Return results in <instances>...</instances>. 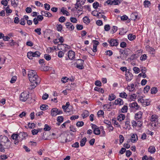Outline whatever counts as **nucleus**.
Instances as JSON below:
<instances>
[{"instance_id": "obj_15", "label": "nucleus", "mask_w": 160, "mask_h": 160, "mask_svg": "<svg viewBox=\"0 0 160 160\" xmlns=\"http://www.w3.org/2000/svg\"><path fill=\"white\" fill-rule=\"evenodd\" d=\"M129 106L130 107L135 109L136 110L138 109L139 107L138 103L136 102L130 103Z\"/></svg>"}, {"instance_id": "obj_12", "label": "nucleus", "mask_w": 160, "mask_h": 160, "mask_svg": "<svg viewBox=\"0 0 160 160\" xmlns=\"http://www.w3.org/2000/svg\"><path fill=\"white\" fill-rule=\"evenodd\" d=\"M124 102L123 100L121 98H119L114 101V104L115 105H119L121 106L123 105Z\"/></svg>"}, {"instance_id": "obj_50", "label": "nucleus", "mask_w": 160, "mask_h": 160, "mask_svg": "<svg viewBox=\"0 0 160 160\" xmlns=\"http://www.w3.org/2000/svg\"><path fill=\"white\" fill-rule=\"evenodd\" d=\"M110 29V27L109 24L105 25L104 26V29L106 31H108Z\"/></svg>"}, {"instance_id": "obj_10", "label": "nucleus", "mask_w": 160, "mask_h": 160, "mask_svg": "<svg viewBox=\"0 0 160 160\" xmlns=\"http://www.w3.org/2000/svg\"><path fill=\"white\" fill-rule=\"evenodd\" d=\"M68 57L69 59L72 60L75 58V53L72 50H70L68 52Z\"/></svg>"}, {"instance_id": "obj_32", "label": "nucleus", "mask_w": 160, "mask_h": 160, "mask_svg": "<svg viewBox=\"0 0 160 160\" xmlns=\"http://www.w3.org/2000/svg\"><path fill=\"white\" fill-rule=\"evenodd\" d=\"M136 38V36L133 35L132 34H130L128 35V38L130 41L133 40L134 39Z\"/></svg>"}, {"instance_id": "obj_23", "label": "nucleus", "mask_w": 160, "mask_h": 160, "mask_svg": "<svg viewBox=\"0 0 160 160\" xmlns=\"http://www.w3.org/2000/svg\"><path fill=\"white\" fill-rule=\"evenodd\" d=\"M131 141L134 142H136L138 139V137L136 134H133L131 136Z\"/></svg>"}, {"instance_id": "obj_53", "label": "nucleus", "mask_w": 160, "mask_h": 160, "mask_svg": "<svg viewBox=\"0 0 160 160\" xmlns=\"http://www.w3.org/2000/svg\"><path fill=\"white\" fill-rule=\"evenodd\" d=\"M44 8L46 10H49L50 8V5L47 3H45L44 4Z\"/></svg>"}, {"instance_id": "obj_60", "label": "nucleus", "mask_w": 160, "mask_h": 160, "mask_svg": "<svg viewBox=\"0 0 160 160\" xmlns=\"http://www.w3.org/2000/svg\"><path fill=\"white\" fill-rule=\"evenodd\" d=\"M78 118H79V116L78 115H73V116H72L70 117V119L71 120H75L76 119H77Z\"/></svg>"}, {"instance_id": "obj_16", "label": "nucleus", "mask_w": 160, "mask_h": 160, "mask_svg": "<svg viewBox=\"0 0 160 160\" xmlns=\"http://www.w3.org/2000/svg\"><path fill=\"white\" fill-rule=\"evenodd\" d=\"M41 13L42 15L46 17H51L52 16L51 13L46 11H42Z\"/></svg>"}, {"instance_id": "obj_13", "label": "nucleus", "mask_w": 160, "mask_h": 160, "mask_svg": "<svg viewBox=\"0 0 160 160\" xmlns=\"http://www.w3.org/2000/svg\"><path fill=\"white\" fill-rule=\"evenodd\" d=\"M125 75L126 76V81H130L132 79L133 76L132 74L129 72H126Z\"/></svg>"}, {"instance_id": "obj_31", "label": "nucleus", "mask_w": 160, "mask_h": 160, "mask_svg": "<svg viewBox=\"0 0 160 160\" xmlns=\"http://www.w3.org/2000/svg\"><path fill=\"white\" fill-rule=\"evenodd\" d=\"M61 11L63 14H66L67 16H68L69 15V12L67 10H64L63 7L62 8Z\"/></svg>"}, {"instance_id": "obj_56", "label": "nucleus", "mask_w": 160, "mask_h": 160, "mask_svg": "<svg viewBox=\"0 0 160 160\" xmlns=\"http://www.w3.org/2000/svg\"><path fill=\"white\" fill-rule=\"evenodd\" d=\"M41 29L40 28H37L34 30V32L37 33L38 35L41 34Z\"/></svg>"}, {"instance_id": "obj_44", "label": "nucleus", "mask_w": 160, "mask_h": 160, "mask_svg": "<svg viewBox=\"0 0 160 160\" xmlns=\"http://www.w3.org/2000/svg\"><path fill=\"white\" fill-rule=\"evenodd\" d=\"M44 58L47 61H49L51 59V57L48 54H45L44 55Z\"/></svg>"}, {"instance_id": "obj_21", "label": "nucleus", "mask_w": 160, "mask_h": 160, "mask_svg": "<svg viewBox=\"0 0 160 160\" xmlns=\"http://www.w3.org/2000/svg\"><path fill=\"white\" fill-rule=\"evenodd\" d=\"M87 139L86 137L83 138L80 142V145L81 147H83L85 145L86 142H87Z\"/></svg>"}, {"instance_id": "obj_17", "label": "nucleus", "mask_w": 160, "mask_h": 160, "mask_svg": "<svg viewBox=\"0 0 160 160\" xmlns=\"http://www.w3.org/2000/svg\"><path fill=\"white\" fill-rule=\"evenodd\" d=\"M158 116L156 115H152L150 120L151 122H158Z\"/></svg>"}, {"instance_id": "obj_37", "label": "nucleus", "mask_w": 160, "mask_h": 160, "mask_svg": "<svg viewBox=\"0 0 160 160\" xmlns=\"http://www.w3.org/2000/svg\"><path fill=\"white\" fill-rule=\"evenodd\" d=\"M48 106L46 104H42L41 105L40 108L41 110H44V109H48Z\"/></svg>"}, {"instance_id": "obj_48", "label": "nucleus", "mask_w": 160, "mask_h": 160, "mask_svg": "<svg viewBox=\"0 0 160 160\" xmlns=\"http://www.w3.org/2000/svg\"><path fill=\"white\" fill-rule=\"evenodd\" d=\"M119 142L120 144H122L124 141V137L122 135H120L119 136Z\"/></svg>"}, {"instance_id": "obj_38", "label": "nucleus", "mask_w": 160, "mask_h": 160, "mask_svg": "<svg viewBox=\"0 0 160 160\" xmlns=\"http://www.w3.org/2000/svg\"><path fill=\"white\" fill-rule=\"evenodd\" d=\"M94 133L96 135H99L100 133V131L99 129L98 128H97L94 130H93Z\"/></svg>"}, {"instance_id": "obj_22", "label": "nucleus", "mask_w": 160, "mask_h": 160, "mask_svg": "<svg viewBox=\"0 0 160 160\" xmlns=\"http://www.w3.org/2000/svg\"><path fill=\"white\" fill-rule=\"evenodd\" d=\"M125 118V116L123 114H120L117 118V120L119 121H122Z\"/></svg>"}, {"instance_id": "obj_19", "label": "nucleus", "mask_w": 160, "mask_h": 160, "mask_svg": "<svg viewBox=\"0 0 160 160\" xmlns=\"http://www.w3.org/2000/svg\"><path fill=\"white\" fill-rule=\"evenodd\" d=\"M67 28L70 29L71 30H72L74 29V27L72 23L69 22H67L66 23Z\"/></svg>"}, {"instance_id": "obj_26", "label": "nucleus", "mask_w": 160, "mask_h": 160, "mask_svg": "<svg viewBox=\"0 0 160 160\" xmlns=\"http://www.w3.org/2000/svg\"><path fill=\"white\" fill-rule=\"evenodd\" d=\"M89 115V112L88 111L85 110V111L82 114V116L83 118L88 117Z\"/></svg>"}, {"instance_id": "obj_47", "label": "nucleus", "mask_w": 160, "mask_h": 160, "mask_svg": "<svg viewBox=\"0 0 160 160\" xmlns=\"http://www.w3.org/2000/svg\"><path fill=\"white\" fill-rule=\"evenodd\" d=\"M57 30L58 31L61 32L62 29V26L60 24H58L56 26Z\"/></svg>"}, {"instance_id": "obj_55", "label": "nucleus", "mask_w": 160, "mask_h": 160, "mask_svg": "<svg viewBox=\"0 0 160 160\" xmlns=\"http://www.w3.org/2000/svg\"><path fill=\"white\" fill-rule=\"evenodd\" d=\"M99 3L97 2H95L93 4V7L95 9H97L99 6Z\"/></svg>"}, {"instance_id": "obj_39", "label": "nucleus", "mask_w": 160, "mask_h": 160, "mask_svg": "<svg viewBox=\"0 0 160 160\" xmlns=\"http://www.w3.org/2000/svg\"><path fill=\"white\" fill-rule=\"evenodd\" d=\"M101 14L100 13H99L96 11H94L92 12V14L93 15L95 16H98V18H101V17H99V14Z\"/></svg>"}, {"instance_id": "obj_29", "label": "nucleus", "mask_w": 160, "mask_h": 160, "mask_svg": "<svg viewBox=\"0 0 160 160\" xmlns=\"http://www.w3.org/2000/svg\"><path fill=\"white\" fill-rule=\"evenodd\" d=\"M134 84L133 83H132L130 85H128V89L129 91L131 92L133 91L134 90Z\"/></svg>"}, {"instance_id": "obj_51", "label": "nucleus", "mask_w": 160, "mask_h": 160, "mask_svg": "<svg viewBox=\"0 0 160 160\" xmlns=\"http://www.w3.org/2000/svg\"><path fill=\"white\" fill-rule=\"evenodd\" d=\"M70 20L72 23H76L77 22L78 20L77 19L75 18L74 17H71L70 18Z\"/></svg>"}, {"instance_id": "obj_61", "label": "nucleus", "mask_w": 160, "mask_h": 160, "mask_svg": "<svg viewBox=\"0 0 160 160\" xmlns=\"http://www.w3.org/2000/svg\"><path fill=\"white\" fill-rule=\"evenodd\" d=\"M64 55V53L61 51H59L58 53V56L59 58H62Z\"/></svg>"}, {"instance_id": "obj_40", "label": "nucleus", "mask_w": 160, "mask_h": 160, "mask_svg": "<svg viewBox=\"0 0 160 160\" xmlns=\"http://www.w3.org/2000/svg\"><path fill=\"white\" fill-rule=\"evenodd\" d=\"M84 122L82 121H78L76 123V125L78 127H81L84 125Z\"/></svg>"}, {"instance_id": "obj_2", "label": "nucleus", "mask_w": 160, "mask_h": 160, "mask_svg": "<svg viewBox=\"0 0 160 160\" xmlns=\"http://www.w3.org/2000/svg\"><path fill=\"white\" fill-rule=\"evenodd\" d=\"M28 76L30 81L32 83H35L36 85L39 84L40 80L36 71L30 70L28 72Z\"/></svg>"}, {"instance_id": "obj_27", "label": "nucleus", "mask_w": 160, "mask_h": 160, "mask_svg": "<svg viewBox=\"0 0 160 160\" xmlns=\"http://www.w3.org/2000/svg\"><path fill=\"white\" fill-rule=\"evenodd\" d=\"M94 90L98 92H101L102 93H103L104 92V90H103V89L98 87H95L94 88Z\"/></svg>"}, {"instance_id": "obj_42", "label": "nucleus", "mask_w": 160, "mask_h": 160, "mask_svg": "<svg viewBox=\"0 0 160 160\" xmlns=\"http://www.w3.org/2000/svg\"><path fill=\"white\" fill-rule=\"evenodd\" d=\"M151 91L152 94H155L157 92V88L155 87H153L151 89Z\"/></svg>"}, {"instance_id": "obj_9", "label": "nucleus", "mask_w": 160, "mask_h": 160, "mask_svg": "<svg viewBox=\"0 0 160 160\" xmlns=\"http://www.w3.org/2000/svg\"><path fill=\"white\" fill-rule=\"evenodd\" d=\"M78 60L79 61L80 63L78 62V63L77 64L76 67L80 69H83L84 68L83 65L84 61L81 59H78Z\"/></svg>"}, {"instance_id": "obj_59", "label": "nucleus", "mask_w": 160, "mask_h": 160, "mask_svg": "<svg viewBox=\"0 0 160 160\" xmlns=\"http://www.w3.org/2000/svg\"><path fill=\"white\" fill-rule=\"evenodd\" d=\"M76 28L78 30H80L83 29V27L82 25L77 24L76 25Z\"/></svg>"}, {"instance_id": "obj_33", "label": "nucleus", "mask_w": 160, "mask_h": 160, "mask_svg": "<svg viewBox=\"0 0 160 160\" xmlns=\"http://www.w3.org/2000/svg\"><path fill=\"white\" fill-rule=\"evenodd\" d=\"M128 107L127 106L124 105L121 109L122 112L125 113L127 112Z\"/></svg>"}, {"instance_id": "obj_57", "label": "nucleus", "mask_w": 160, "mask_h": 160, "mask_svg": "<svg viewBox=\"0 0 160 160\" xmlns=\"http://www.w3.org/2000/svg\"><path fill=\"white\" fill-rule=\"evenodd\" d=\"M127 44L125 42H122L120 43V46L122 48H124L126 47Z\"/></svg>"}, {"instance_id": "obj_49", "label": "nucleus", "mask_w": 160, "mask_h": 160, "mask_svg": "<svg viewBox=\"0 0 160 160\" xmlns=\"http://www.w3.org/2000/svg\"><path fill=\"white\" fill-rule=\"evenodd\" d=\"M58 20L61 22H63L65 21L66 18L64 17L61 16L59 18Z\"/></svg>"}, {"instance_id": "obj_20", "label": "nucleus", "mask_w": 160, "mask_h": 160, "mask_svg": "<svg viewBox=\"0 0 160 160\" xmlns=\"http://www.w3.org/2000/svg\"><path fill=\"white\" fill-rule=\"evenodd\" d=\"M148 151L151 153H153L155 152L156 149L154 146H151L149 148Z\"/></svg>"}, {"instance_id": "obj_11", "label": "nucleus", "mask_w": 160, "mask_h": 160, "mask_svg": "<svg viewBox=\"0 0 160 160\" xmlns=\"http://www.w3.org/2000/svg\"><path fill=\"white\" fill-rule=\"evenodd\" d=\"M11 137L13 140H15L14 143L15 144H17L19 142L18 135L17 134H13Z\"/></svg>"}, {"instance_id": "obj_28", "label": "nucleus", "mask_w": 160, "mask_h": 160, "mask_svg": "<svg viewBox=\"0 0 160 160\" xmlns=\"http://www.w3.org/2000/svg\"><path fill=\"white\" fill-rule=\"evenodd\" d=\"M119 96L122 98H126L127 96V95L125 92H123L119 93Z\"/></svg>"}, {"instance_id": "obj_30", "label": "nucleus", "mask_w": 160, "mask_h": 160, "mask_svg": "<svg viewBox=\"0 0 160 160\" xmlns=\"http://www.w3.org/2000/svg\"><path fill=\"white\" fill-rule=\"evenodd\" d=\"M83 21L86 24H88L90 22V19L87 16H85L83 18Z\"/></svg>"}, {"instance_id": "obj_54", "label": "nucleus", "mask_w": 160, "mask_h": 160, "mask_svg": "<svg viewBox=\"0 0 160 160\" xmlns=\"http://www.w3.org/2000/svg\"><path fill=\"white\" fill-rule=\"evenodd\" d=\"M35 125L33 123H30L29 122L28 124V126L29 128H34V127H35Z\"/></svg>"}, {"instance_id": "obj_35", "label": "nucleus", "mask_w": 160, "mask_h": 160, "mask_svg": "<svg viewBox=\"0 0 160 160\" xmlns=\"http://www.w3.org/2000/svg\"><path fill=\"white\" fill-rule=\"evenodd\" d=\"M116 98V96L113 94H112L109 96L108 100L110 101H112L114 100Z\"/></svg>"}, {"instance_id": "obj_58", "label": "nucleus", "mask_w": 160, "mask_h": 160, "mask_svg": "<svg viewBox=\"0 0 160 160\" xmlns=\"http://www.w3.org/2000/svg\"><path fill=\"white\" fill-rule=\"evenodd\" d=\"M118 29V28L116 26H113V28L112 29V33H114L116 32Z\"/></svg>"}, {"instance_id": "obj_46", "label": "nucleus", "mask_w": 160, "mask_h": 160, "mask_svg": "<svg viewBox=\"0 0 160 160\" xmlns=\"http://www.w3.org/2000/svg\"><path fill=\"white\" fill-rule=\"evenodd\" d=\"M11 3L12 6L16 7H17L18 4V2H16L15 0H11Z\"/></svg>"}, {"instance_id": "obj_52", "label": "nucleus", "mask_w": 160, "mask_h": 160, "mask_svg": "<svg viewBox=\"0 0 160 160\" xmlns=\"http://www.w3.org/2000/svg\"><path fill=\"white\" fill-rule=\"evenodd\" d=\"M138 101L139 102L143 103H144V100L142 98L140 97H138Z\"/></svg>"}, {"instance_id": "obj_43", "label": "nucleus", "mask_w": 160, "mask_h": 160, "mask_svg": "<svg viewBox=\"0 0 160 160\" xmlns=\"http://www.w3.org/2000/svg\"><path fill=\"white\" fill-rule=\"evenodd\" d=\"M133 70L134 71V72L135 73H139L140 71V69L136 67H134L133 68Z\"/></svg>"}, {"instance_id": "obj_63", "label": "nucleus", "mask_w": 160, "mask_h": 160, "mask_svg": "<svg viewBox=\"0 0 160 160\" xmlns=\"http://www.w3.org/2000/svg\"><path fill=\"white\" fill-rule=\"evenodd\" d=\"M37 18V19L39 21H41L43 19V17L42 15L38 16Z\"/></svg>"}, {"instance_id": "obj_25", "label": "nucleus", "mask_w": 160, "mask_h": 160, "mask_svg": "<svg viewBox=\"0 0 160 160\" xmlns=\"http://www.w3.org/2000/svg\"><path fill=\"white\" fill-rule=\"evenodd\" d=\"M132 19L133 21L136 20L138 18V14L136 12L132 13L131 15Z\"/></svg>"}, {"instance_id": "obj_41", "label": "nucleus", "mask_w": 160, "mask_h": 160, "mask_svg": "<svg viewBox=\"0 0 160 160\" xmlns=\"http://www.w3.org/2000/svg\"><path fill=\"white\" fill-rule=\"evenodd\" d=\"M147 57L146 55L145 54H144L141 56L140 59L142 61H144L147 59Z\"/></svg>"}, {"instance_id": "obj_45", "label": "nucleus", "mask_w": 160, "mask_h": 160, "mask_svg": "<svg viewBox=\"0 0 160 160\" xmlns=\"http://www.w3.org/2000/svg\"><path fill=\"white\" fill-rule=\"evenodd\" d=\"M45 127L43 129L45 131H48L50 130L51 128L50 126H49L48 124H46L44 126Z\"/></svg>"}, {"instance_id": "obj_34", "label": "nucleus", "mask_w": 160, "mask_h": 160, "mask_svg": "<svg viewBox=\"0 0 160 160\" xmlns=\"http://www.w3.org/2000/svg\"><path fill=\"white\" fill-rule=\"evenodd\" d=\"M144 5L145 8H148L151 5V3L148 1L145 0L144 2Z\"/></svg>"}, {"instance_id": "obj_6", "label": "nucleus", "mask_w": 160, "mask_h": 160, "mask_svg": "<svg viewBox=\"0 0 160 160\" xmlns=\"http://www.w3.org/2000/svg\"><path fill=\"white\" fill-rule=\"evenodd\" d=\"M86 1V0H77V2L75 4V8L76 9L79 7L81 8V7L84 4Z\"/></svg>"}, {"instance_id": "obj_18", "label": "nucleus", "mask_w": 160, "mask_h": 160, "mask_svg": "<svg viewBox=\"0 0 160 160\" xmlns=\"http://www.w3.org/2000/svg\"><path fill=\"white\" fill-rule=\"evenodd\" d=\"M142 112L140 111L135 114V118L136 120H138L142 118Z\"/></svg>"}, {"instance_id": "obj_62", "label": "nucleus", "mask_w": 160, "mask_h": 160, "mask_svg": "<svg viewBox=\"0 0 160 160\" xmlns=\"http://www.w3.org/2000/svg\"><path fill=\"white\" fill-rule=\"evenodd\" d=\"M95 84L96 86H98L99 87H100V86H101L102 83H101V82L100 81H98V80H97L95 82Z\"/></svg>"}, {"instance_id": "obj_3", "label": "nucleus", "mask_w": 160, "mask_h": 160, "mask_svg": "<svg viewBox=\"0 0 160 160\" xmlns=\"http://www.w3.org/2000/svg\"><path fill=\"white\" fill-rule=\"evenodd\" d=\"M40 53L38 51L34 52H29L27 53L28 57L30 59H32L33 57H38L40 55Z\"/></svg>"}, {"instance_id": "obj_36", "label": "nucleus", "mask_w": 160, "mask_h": 160, "mask_svg": "<svg viewBox=\"0 0 160 160\" xmlns=\"http://www.w3.org/2000/svg\"><path fill=\"white\" fill-rule=\"evenodd\" d=\"M63 119L64 118L63 117L59 116L57 118V121L58 122L62 123L63 121Z\"/></svg>"}, {"instance_id": "obj_4", "label": "nucleus", "mask_w": 160, "mask_h": 160, "mask_svg": "<svg viewBox=\"0 0 160 160\" xmlns=\"http://www.w3.org/2000/svg\"><path fill=\"white\" fill-rule=\"evenodd\" d=\"M111 47H117L119 44L118 40L117 39L112 38L108 40Z\"/></svg>"}, {"instance_id": "obj_7", "label": "nucleus", "mask_w": 160, "mask_h": 160, "mask_svg": "<svg viewBox=\"0 0 160 160\" xmlns=\"http://www.w3.org/2000/svg\"><path fill=\"white\" fill-rule=\"evenodd\" d=\"M121 0H108L106 3L108 4L117 5L121 2Z\"/></svg>"}, {"instance_id": "obj_1", "label": "nucleus", "mask_w": 160, "mask_h": 160, "mask_svg": "<svg viewBox=\"0 0 160 160\" xmlns=\"http://www.w3.org/2000/svg\"><path fill=\"white\" fill-rule=\"evenodd\" d=\"M11 142L7 137L4 136L0 140V151L5 152V149H9L11 147Z\"/></svg>"}, {"instance_id": "obj_24", "label": "nucleus", "mask_w": 160, "mask_h": 160, "mask_svg": "<svg viewBox=\"0 0 160 160\" xmlns=\"http://www.w3.org/2000/svg\"><path fill=\"white\" fill-rule=\"evenodd\" d=\"M120 54L121 55L120 57V58H122V55H125L126 56H127L128 55V54L126 53L125 51L123 49H120L119 50Z\"/></svg>"}, {"instance_id": "obj_5", "label": "nucleus", "mask_w": 160, "mask_h": 160, "mask_svg": "<svg viewBox=\"0 0 160 160\" xmlns=\"http://www.w3.org/2000/svg\"><path fill=\"white\" fill-rule=\"evenodd\" d=\"M28 92H23L22 93L20 97V99L23 102L26 101L29 98V94Z\"/></svg>"}, {"instance_id": "obj_64", "label": "nucleus", "mask_w": 160, "mask_h": 160, "mask_svg": "<svg viewBox=\"0 0 160 160\" xmlns=\"http://www.w3.org/2000/svg\"><path fill=\"white\" fill-rule=\"evenodd\" d=\"M1 3L5 6H7L8 5V2L6 0H3L1 1Z\"/></svg>"}, {"instance_id": "obj_8", "label": "nucleus", "mask_w": 160, "mask_h": 160, "mask_svg": "<svg viewBox=\"0 0 160 160\" xmlns=\"http://www.w3.org/2000/svg\"><path fill=\"white\" fill-rule=\"evenodd\" d=\"M19 142L21 141L27 136V134L26 132H20L18 134Z\"/></svg>"}, {"instance_id": "obj_14", "label": "nucleus", "mask_w": 160, "mask_h": 160, "mask_svg": "<svg viewBox=\"0 0 160 160\" xmlns=\"http://www.w3.org/2000/svg\"><path fill=\"white\" fill-rule=\"evenodd\" d=\"M51 115L52 117H55L58 115V109L53 108L51 110Z\"/></svg>"}]
</instances>
